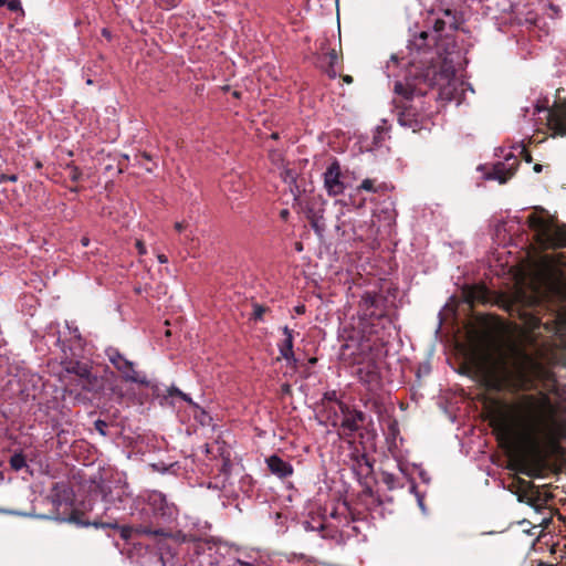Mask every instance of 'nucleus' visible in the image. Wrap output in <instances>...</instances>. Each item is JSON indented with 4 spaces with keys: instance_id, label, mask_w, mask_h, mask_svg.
I'll list each match as a JSON object with an SVG mask.
<instances>
[{
    "instance_id": "f257e3e1",
    "label": "nucleus",
    "mask_w": 566,
    "mask_h": 566,
    "mask_svg": "<svg viewBox=\"0 0 566 566\" xmlns=\"http://www.w3.org/2000/svg\"><path fill=\"white\" fill-rule=\"evenodd\" d=\"M427 33L413 35L408 41V55L399 61L396 54L391 55L386 65L388 77L398 76L395 69L400 64L405 67L403 81L397 80L394 92L400 97L396 105L397 122L401 127L410 128L413 133L420 130L423 124V114L418 112L416 106L408 103L417 96H423L426 90L420 87L424 84L428 87H438V97L448 102L460 103V95L465 88L473 92L469 83L460 81L457 76V67L461 65L460 53L452 42L438 46V55L432 49L422 50L427 45Z\"/></svg>"
},
{
    "instance_id": "f03ea898",
    "label": "nucleus",
    "mask_w": 566,
    "mask_h": 566,
    "mask_svg": "<svg viewBox=\"0 0 566 566\" xmlns=\"http://www.w3.org/2000/svg\"><path fill=\"white\" fill-rule=\"evenodd\" d=\"M93 496L99 502H95L90 509L95 512L93 521L82 523L92 525L96 528H117L119 513L129 511L132 514L135 502L133 492L126 480L119 475L112 479L102 480L93 491Z\"/></svg>"
},
{
    "instance_id": "7ed1b4c3",
    "label": "nucleus",
    "mask_w": 566,
    "mask_h": 566,
    "mask_svg": "<svg viewBox=\"0 0 566 566\" xmlns=\"http://www.w3.org/2000/svg\"><path fill=\"white\" fill-rule=\"evenodd\" d=\"M357 315L365 333L379 335L380 329L390 328L392 322L388 315L387 298L375 291L360 295Z\"/></svg>"
},
{
    "instance_id": "20e7f679",
    "label": "nucleus",
    "mask_w": 566,
    "mask_h": 566,
    "mask_svg": "<svg viewBox=\"0 0 566 566\" xmlns=\"http://www.w3.org/2000/svg\"><path fill=\"white\" fill-rule=\"evenodd\" d=\"M527 224L534 232V239L541 248L566 247V226H559L553 219L536 213L527 217Z\"/></svg>"
},
{
    "instance_id": "39448f33",
    "label": "nucleus",
    "mask_w": 566,
    "mask_h": 566,
    "mask_svg": "<svg viewBox=\"0 0 566 566\" xmlns=\"http://www.w3.org/2000/svg\"><path fill=\"white\" fill-rule=\"evenodd\" d=\"M140 499L148 505L156 521L164 524H171L177 521L179 509L165 493L157 490L145 491Z\"/></svg>"
},
{
    "instance_id": "423d86ee",
    "label": "nucleus",
    "mask_w": 566,
    "mask_h": 566,
    "mask_svg": "<svg viewBox=\"0 0 566 566\" xmlns=\"http://www.w3.org/2000/svg\"><path fill=\"white\" fill-rule=\"evenodd\" d=\"M528 363L530 358L524 352L515 345H510L506 350L499 354L495 368L503 380H510L514 376L523 377Z\"/></svg>"
},
{
    "instance_id": "0eeeda50",
    "label": "nucleus",
    "mask_w": 566,
    "mask_h": 566,
    "mask_svg": "<svg viewBox=\"0 0 566 566\" xmlns=\"http://www.w3.org/2000/svg\"><path fill=\"white\" fill-rule=\"evenodd\" d=\"M533 114L541 112L547 113V125L553 132V136L566 137V105H556L553 108H548L546 105H542L536 102L532 105Z\"/></svg>"
},
{
    "instance_id": "6e6552de",
    "label": "nucleus",
    "mask_w": 566,
    "mask_h": 566,
    "mask_svg": "<svg viewBox=\"0 0 566 566\" xmlns=\"http://www.w3.org/2000/svg\"><path fill=\"white\" fill-rule=\"evenodd\" d=\"M518 166L516 156L510 151L504 155V161H497L493 165L491 171L484 175L488 180H496L499 184H505L515 174Z\"/></svg>"
},
{
    "instance_id": "1a4fd4ad",
    "label": "nucleus",
    "mask_w": 566,
    "mask_h": 566,
    "mask_svg": "<svg viewBox=\"0 0 566 566\" xmlns=\"http://www.w3.org/2000/svg\"><path fill=\"white\" fill-rule=\"evenodd\" d=\"M357 211L350 208L339 207L335 229L345 240H355L357 238L356 216Z\"/></svg>"
},
{
    "instance_id": "9d476101",
    "label": "nucleus",
    "mask_w": 566,
    "mask_h": 566,
    "mask_svg": "<svg viewBox=\"0 0 566 566\" xmlns=\"http://www.w3.org/2000/svg\"><path fill=\"white\" fill-rule=\"evenodd\" d=\"M355 363L358 366L356 367L354 373L358 377L359 381L366 385L370 390L378 387L380 375L376 363L373 360L361 363L358 359H355Z\"/></svg>"
},
{
    "instance_id": "9b49d317",
    "label": "nucleus",
    "mask_w": 566,
    "mask_h": 566,
    "mask_svg": "<svg viewBox=\"0 0 566 566\" xmlns=\"http://www.w3.org/2000/svg\"><path fill=\"white\" fill-rule=\"evenodd\" d=\"M324 186L331 196H338L344 192L345 186L340 179V166L334 160L324 172Z\"/></svg>"
},
{
    "instance_id": "f8f14e48",
    "label": "nucleus",
    "mask_w": 566,
    "mask_h": 566,
    "mask_svg": "<svg viewBox=\"0 0 566 566\" xmlns=\"http://www.w3.org/2000/svg\"><path fill=\"white\" fill-rule=\"evenodd\" d=\"M115 369L120 374L123 380L126 382L138 384L144 387L150 386V381L146 374L135 370V363L126 357L117 367H115Z\"/></svg>"
},
{
    "instance_id": "ddd939ff",
    "label": "nucleus",
    "mask_w": 566,
    "mask_h": 566,
    "mask_svg": "<svg viewBox=\"0 0 566 566\" xmlns=\"http://www.w3.org/2000/svg\"><path fill=\"white\" fill-rule=\"evenodd\" d=\"M232 566H273V559L265 552L252 549L237 557Z\"/></svg>"
},
{
    "instance_id": "4468645a",
    "label": "nucleus",
    "mask_w": 566,
    "mask_h": 566,
    "mask_svg": "<svg viewBox=\"0 0 566 566\" xmlns=\"http://www.w3.org/2000/svg\"><path fill=\"white\" fill-rule=\"evenodd\" d=\"M265 462L270 472L279 479H285L293 474L292 464L276 454L270 455Z\"/></svg>"
},
{
    "instance_id": "2eb2a0df",
    "label": "nucleus",
    "mask_w": 566,
    "mask_h": 566,
    "mask_svg": "<svg viewBox=\"0 0 566 566\" xmlns=\"http://www.w3.org/2000/svg\"><path fill=\"white\" fill-rule=\"evenodd\" d=\"M75 385L82 390L94 395L102 392L104 389V380L99 376L93 374L92 370L87 376L80 378V381Z\"/></svg>"
},
{
    "instance_id": "dca6fc26",
    "label": "nucleus",
    "mask_w": 566,
    "mask_h": 566,
    "mask_svg": "<svg viewBox=\"0 0 566 566\" xmlns=\"http://www.w3.org/2000/svg\"><path fill=\"white\" fill-rule=\"evenodd\" d=\"M282 332L284 338L277 345L280 354L287 363H296V358L293 352V331L287 326H284Z\"/></svg>"
},
{
    "instance_id": "f3484780",
    "label": "nucleus",
    "mask_w": 566,
    "mask_h": 566,
    "mask_svg": "<svg viewBox=\"0 0 566 566\" xmlns=\"http://www.w3.org/2000/svg\"><path fill=\"white\" fill-rule=\"evenodd\" d=\"M366 415L360 410L348 411L345 413L342 428L348 433L357 431L360 426L365 422Z\"/></svg>"
},
{
    "instance_id": "a211bd4d",
    "label": "nucleus",
    "mask_w": 566,
    "mask_h": 566,
    "mask_svg": "<svg viewBox=\"0 0 566 566\" xmlns=\"http://www.w3.org/2000/svg\"><path fill=\"white\" fill-rule=\"evenodd\" d=\"M63 368L69 375L75 376V384L80 381V378L87 376L92 370V366L88 361L69 360L63 364Z\"/></svg>"
},
{
    "instance_id": "6ab92c4d",
    "label": "nucleus",
    "mask_w": 566,
    "mask_h": 566,
    "mask_svg": "<svg viewBox=\"0 0 566 566\" xmlns=\"http://www.w3.org/2000/svg\"><path fill=\"white\" fill-rule=\"evenodd\" d=\"M306 216L315 233L322 237L326 228L322 212L319 210L308 209Z\"/></svg>"
},
{
    "instance_id": "aec40b11",
    "label": "nucleus",
    "mask_w": 566,
    "mask_h": 566,
    "mask_svg": "<svg viewBox=\"0 0 566 566\" xmlns=\"http://www.w3.org/2000/svg\"><path fill=\"white\" fill-rule=\"evenodd\" d=\"M136 532L140 535L149 536V537H169L171 534L169 531L163 527H155L151 525H138L136 526Z\"/></svg>"
},
{
    "instance_id": "412c9836",
    "label": "nucleus",
    "mask_w": 566,
    "mask_h": 566,
    "mask_svg": "<svg viewBox=\"0 0 566 566\" xmlns=\"http://www.w3.org/2000/svg\"><path fill=\"white\" fill-rule=\"evenodd\" d=\"M105 356L108 361L115 367H117L122 360H124L125 356L115 347H107L105 349Z\"/></svg>"
},
{
    "instance_id": "4be33fe9",
    "label": "nucleus",
    "mask_w": 566,
    "mask_h": 566,
    "mask_svg": "<svg viewBox=\"0 0 566 566\" xmlns=\"http://www.w3.org/2000/svg\"><path fill=\"white\" fill-rule=\"evenodd\" d=\"M188 228H189V224L184 221H178L175 223L176 231H178L179 233H185L184 234L185 242L193 241V239H195L193 231L191 229L189 230Z\"/></svg>"
},
{
    "instance_id": "5701e85b",
    "label": "nucleus",
    "mask_w": 566,
    "mask_h": 566,
    "mask_svg": "<svg viewBox=\"0 0 566 566\" xmlns=\"http://www.w3.org/2000/svg\"><path fill=\"white\" fill-rule=\"evenodd\" d=\"M10 465L14 471H20L27 467L25 457L22 453H14L10 458Z\"/></svg>"
},
{
    "instance_id": "b1692460",
    "label": "nucleus",
    "mask_w": 566,
    "mask_h": 566,
    "mask_svg": "<svg viewBox=\"0 0 566 566\" xmlns=\"http://www.w3.org/2000/svg\"><path fill=\"white\" fill-rule=\"evenodd\" d=\"M302 526L306 532H322L325 528L323 523L313 524L310 521H304Z\"/></svg>"
},
{
    "instance_id": "393cba45",
    "label": "nucleus",
    "mask_w": 566,
    "mask_h": 566,
    "mask_svg": "<svg viewBox=\"0 0 566 566\" xmlns=\"http://www.w3.org/2000/svg\"><path fill=\"white\" fill-rule=\"evenodd\" d=\"M108 424L106 421L102 420V419H97L94 421V428L95 430L103 437H106L107 436V429Z\"/></svg>"
},
{
    "instance_id": "a878e982",
    "label": "nucleus",
    "mask_w": 566,
    "mask_h": 566,
    "mask_svg": "<svg viewBox=\"0 0 566 566\" xmlns=\"http://www.w3.org/2000/svg\"><path fill=\"white\" fill-rule=\"evenodd\" d=\"M265 313V307L259 304H254L253 306V313L252 316L256 321H261L263 317V314Z\"/></svg>"
},
{
    "instance_id": "bb28decb",
    "label": "nucleus",
    "mask_w": 566,
    "mask_h": 566,
    "mask_svg": "<svg viewBox=\"0 0 566 566\" xmlns=\"http://www.w3.org/2000/svg\"><path fill=\"white\" fill-rule=\"evenodd\" d=\"M359 189L368 191V192H375L374 181L371 179H365L361 181Z\"/></svg>"
},
{
    "instance_id": "cd10ccee",
    "label": "nucleus",
    "mask_w": 566,
    "mask_h": 566,
    "mask_svg": "<svg viewBox=\"0 0 566 566\" xmlns=\"http://www.w3.org/2000/svg\"><path fill=\"white\" fill-rule=\"evenodd\" d=\"M8 9L10 11L17 12L19 10H22L21 1L20 0H9L7 2Z\"/></svg>"
},
{
    "instance_id": "c85d7f7f",
    "label": "nucleus",
    "mask_w": 566,
    "mask_h": 566,
    "mask_svg": "<svg viewBox=\"0 0 566 566\" xmlns=\"http://www.w3.org/2000/svg\"><path fill=\"white\" fill-rule=\"evenodd\" d=\"M157 1L160 6H164L167 9L176 7L179 2V0H157Z\"/></svg>"
},
{
    "instance_id": "c756f323",
    "label": "nucleus",
    "mask_w": 566,
    "mask_h": 566,
    "mask_svg": "<svg viewBox=\"0 0 566 566\" xmlns=\"http://www.w3.org/2000/svg\"><path fill=\"white\" fill-rule=\"evenodd\" d=\"M515 149H520V153L524 155V158L527 163H531L532 161V157L530 154L526 153V149H525V146L524 145H518L516 147H514Z\"/></svg>"
},
{
    "instance_id": "7c9ffc66",
    "label": "nucleus",
    "mask_w": 566,
    "mask_h": 566,
    "mask_svg": "<svg viewBox=\"0 0 566 566\" xmlns=\"http://www.w3.org/2000/svg\"><path fill=\"white\" fill-rule=\"evenodd\" d=\"M135 245H136V249H137V251H138V254L144 255V254H146V253H147L146 247H145V244L143 243V241L137 240V241H136V243H135Z\"/></svg>"
},
{
    "instance_id": "2f4dec72",
    "label": "nucleus",
    "mask_w": 566,
    "mask_h": 566,
    "mask_svg": "<svg viewBox=\"0 0 566 566\" xmlns=\"http://www.w3.org/2000/svg\"><path fill=\"white\" fill-rule=\"evenodd\" d=\"M66 326L70 329V332L73 333L74 338L81 339V334H80L78 328L76 326L73 327L69 323H66Z\"/></svg>"
},
{
    "instance_id": "473e14b6",
    "label": "nucleus",
    "mask_w": 566,
    "mask_h": 566,
    "mask_svg": "<svg viewBox=\"0 0 566 566\" xmlns=\"http://www.w3.org/2000/svg\"><path fill=\"white\" fill-rule=\"evenodd\" d=\"M419 476H420L421 481H423L424 483H429L430 478L427 472L420 471Z\"/></svg>"
},
{
    "instance_id": "72a5a7b5",
    "label": "nucleus",
    "mask_w": 566,
    "mask_h": 566,
    "mask_svg": "<svg viewBox=\"0 0 566 566\" xmlns=\"http://www.w3.org/2000/svg\"><path fill=\"white\" fill-rule=\"evenodd\" d=\"M179 392H182L181 390H179L178 388L176 387H171L168 389V394L169 396H178L179 397Z\"/></svg>"
},
{
    "instance_id": "f704fd0d",
    "label": "nucleus",
    "mask_w": 566,
    "mask_h": 566,
    "mask_svg": "<svg viewBox=\"0 0 566 566\" xmlns=\"http://www.w3.org/2000/svg\"><path fill=\"white\" fill-rule=\"evenodd\" d=\"M324 398L327 400H335L336 399V391H328L324 395Z\"/></svg>"
},
{
    "instance_id": "c9c22d12",
    "label": "nucleus",
    "mask_w": 566,
    "mask_h": 566,
    "mask_svg": "<svg viewBox=\"0 0 566 566\" xmlns=\"http://www.w3.org/2000/svg\"><path fill=\"white\" fill-rule=\"evenodd\" d=\"M179 397H180L184 401H186V402H189V403H191V402H192L191 398H190L187 394H185V392H179Z\"/></svg>"
},
{
    "instance_id": "e433bc0d",
    "label": "nucleus",
    "mask_w": 566,
    "mask_h": 566,
    "mask_svg": "<svg viewBox=\"0 0 566 566\" xmlns=\"http://www.w3.org/2000/svg\"><path fill=\"white\" fill-rule=\"evenodd\" d=\"M417 503H418V506H419V509L421 510V512H422L423 514H426V513H427V507H426V505H424L423 499H422V500H420V501H418Z\"/></svg>"
},
{
    "instance_id": "4c0bfd02",
    "label": "nucleus",
    "mask_w": 566,
    "mask_h": 566,
    "mask_svg": "<svg viewBox=\"0 0 566 566\" xmlns=\"http://www.w3.org/2000/svg\"><path fill=\"white\" fill-rule=\"evenodd\" d=\"M280 216L283 220H286L287 217L290 216V211L287 209H283L281 210Z\"/></svg>"
},
{
    "instance_id": "58836bf2",
    "label": "nucleus",
    "mask_w": 566,
    "mask_h": 566,
    "mask_svg": "<svg viewBox=\"0 0 566 566\" xmlns=\"http://www.w3.org/2000/svg\"><path fill=\"white\" fill-rule=\"evenodd\" d=\"M157 259L160 263L165 264L168 262V258L165 254H158Z\"/></svg>"
},
{
    "instance_id": "ea45409f",
    "label": "nucleus",
    "mask_w": 566,
    "mask_h": 566,
    "mask_svg": "<svg viewBox=\"0 0 566 566\" xmlns=\"http://www.w3.org/2000/svg\"><path fill=\"white\" fill-rule=\"evenodd\" d=\"M389 431L391 433L392 437H395V434L397 433L398 429H397V424L396 423H392L389 426Z\"/></svg>"
},
{
    "instance_id": "a19ab883",
    "label": "nucleus",
    "mask_w": 566,
    "mask_h": 566,
    "mask_svg": "<svg viewBox=\"0 0 566 566\" xmlns=\"http://www.w3.org/2000/svg\"><path fill=\"white\" fill-rule=\"evenodd\" d=\"M392 479H394V476H392L391 474H388V475H386V476H385V482H386L390 488H392V486H391Z\"/></svg>"
},
{
    "instance_id": "79ce46f5",
    "label": "nucleus",
    "mask_w": 566,
    "mask_h": 566,
    "mask_svg": "<svg viewBox=\"0 0 566 566\" xmlns=\"http://www.w3.org/2000/svg\"><path fill=\"white\" fill-rule=\"evenodd\" d=\"M409 491L410 493H412L415 496H416V492H419L418 489H417V485L415 483H411V485L409 486Z\"/></svg>"
},
{
    "instance_id": "37998d69",
    "label": "nucleus",
    "mask_w": 566,
    "mask_h": 566,
    "mask_svg": "<svg viewBox=\"0 0 566 566\" xmlns=\"http://www.w3.org/2000/svg\"><path fill=\"white\" fill-rule=\"evenodd\" d=\"M138 157H140L142 159L150 160V156L147 153H143Z\"/></svg>"
},
{
    "instance_id": "c03bdc74",
    "label": "nucleus",
    "mask_w": 566,
    "mask_h": 566,
    "mask_svg": "<svg viewBox=\"0 0 566 566\" xmlns=\"http://www.w3.org/2000/svg\"><path fill=\"white\" fill-rule=\"evenodd\" d=\"M81 242H82L83 247H87L90 243V240H88V238H82Z\"/></svg>"
},
{
    "instance_id": "a18cd8bd",
    "label": "nucleus",
    "mask_w": 566,
    "mask_h": 566,
    "mask_svg": "<svg viewBox=\"0 0 566 566\" xmlns=\"http://www.w3.org/2000/svg\"><path fill=\"white\" fill-rule=\"evenodd\" d=\"M295 310H296V312L298 314H303L305 312V307L303 305L302 306H297Z\"/></svg>"
},
{
    "instance_id": "49530a36",
    "label": "nucleus",
    "mask_w": 566,
    "mask_h": 566,
    "mask_svg": "<svg viewBox=\"0 0 566 566\" xmlns=\"http://www.w3.org/2000/svg\"><path fill=\"white\" fill-rule=\"evenodd\" d=\"M347 348H348V345H343V350H342V353H340V356H342V357H345V355H346V349H347Z\"/></svg>"
},
{
    "instance_id": "de8ad7c7",
    "label": "nucleus",
    "mask_w": 566,
    "mask_h": 566,
    "mask_svg": "<svg viewBox=\"0 0 566 566\" xmlns=\"http://www.w3.org/2000/svg\"><path fill=\"white\" fill-rule=\"evenodd\" d=\"M423 499V494H421L420 492H416V500L417 502L422 500Z\"/></svg>"
},
{
    "instance_id": "09e8293b",
    "label": "nucleus",
    "mask_w": 566,
    "mask_h": 566,
    "mask_svg": "<svg viewBox=\"0 0 566 566\" xmlns=\"http://www.w3.org/2000/svg\"><path fill=\"white\" fill-rule=\"evenodd\" d=\"M534 170H535L536 172L542 171V165L536 164V165L534 166Z\"/></svg>"
},
{
    "instance_id": "8fccbe9b",
    "label": "nucleus",
    "mask_w": 566,
    "mask_h": 566,
    "mask_svg": "<svg viewBox=\"0 0 566 566\" xmlns=\"http://www.w3.org/2000/svg\"><path fill=\"white\" fill-rule=\"evenodd\" d=\"M7 179L10 181H17L18 177L15 175H11V176H8Z\"/></svg>"
},
{
    "instance_id": "3c124183",
    "label": "nucleus",
    "mask_w": 566,
    "mask_h": 566,
    "mask_svg": "<svg viewBox=\"0 0 566 566\" xmlns=\"http://www.w3.org/2000/svg\"><path fill=\"white\" fill-rule=\"evenodd\" d=\"M336 59H337V55H336V53L333 51V52L331 53V60H332V62L336 61Z\"/></svg>"
},
{
    "instance_id": "603ef678",
    "label": "nucleus",
    "mask_w": 566,
    "mask_h": 566,
    "mask_svg": "<svg viewBox=\"0 0 566 566\" xmlns=\"http://www.w3.org/2000/svg\"><path fill=\"white\" fill-rule=\"evenodd\" d=\"M526 399L531 406H533L535 403V401L532 397H527Z\"/></svg>"
},
{
    "instance_id": "864d4df0",
    "label": "nucleus",
    "mask_w": 566,
    "mask_h": 566,
    "mask_svg": "<svg viewBox=\"0 0 566 566\" xmlns=\"http://www.w3.org/2000/svg\"><path fill=\"white\" fill-rule=\"evenodd\" d=\"M344 80H345L347 83H350V82H352V77H350L349 75H346V76L344 77Z\"/></svg>"
},
{
    "instance_id": "5fc2aeb1",
    "label": "nucleus",
    "mask_w": 566,
    "mask_h": 566,
    "mask_svg": "<svg viewBox=\"0 0 566 566\" xmlns=\"http://www.w3.org/2000/svg\"><path fill=\"white\" fill-rule=\"evenodd\" d=\"M8 1H9V0H0V6H4V4H7V2H8Z\"/></svg>"
},
{
    "instance_id": "6e6d98bb",
    "label": "nucleus",
    "mask_w": 566,
    "mask_h": 566,
    "mask_svg": "<svg viewBox=\"0 0 566 566\" xmlns=\"http://www.w3.org/2000/svg\"><path fill=\"white\" fill-rule=\"evenodd\" d=\"M522 111L524 112V116L526 115V113L530 111L528 107H525V108H522Z\"/></svg>"
},
{
    "instance_id": "4d7b16f0",
    "label": "nucleus",
    "mask_w": 566,
    "mask_h": 566,
    "mask_svg": "<svg viewBox=\"0 0 566 566\" xmlns=\"http://www.w3.org/2000/svg\"><path fill=\"white\" fill-rule=\"evenodd\" d=\"M518 502H524V499L522 495L518 496Z\"/></svg>"
},
{
    "instance_id": "13d9d810",
    "label": "nucleus",
    "mask_w": 566,
    "mask_h": 566,
    "mask_svg": "<svg viewBox=\"0 0 566 566\" xmlns=\"http://www.w3.org/2000/svg\"><path fill=\"white\" fill-rule=\"evenodd\" d=\"M378 339L382 340V339H384V336H382V335H379V336H378Z\"/></svg>"
},
{
    "instance_id": "bf43d9fd",
    "label": "nucleus",
    "mask_w": 566,
    "mask_h": 566,
    "mask_svg": "<svg viewBox=\"0 0 566 566\" xmlns=\"http://www.w3.org/2000/svg\"><path fill=\"white\" fill-rule=\"evenodd\" d=\"M541 566H548V565H545V564H541Z\"/></svg>"
}]
</instances>
